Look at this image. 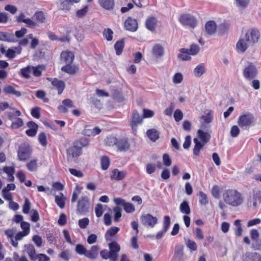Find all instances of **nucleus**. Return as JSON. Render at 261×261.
Instances as JSON below:
<instances>
[{
	"label": "nucleus",
	"mask_w": 261,
	"mask_h": 261,
	"mask_svg": "<svg viewBox=\"0 0 261 261\" xmlns=\"http://www.w3.org/2000/svg\"><path fill=\"white\" fill-rule=\"evenodd\" d=\"M260 37L259 31L255 28L249 30L244 37H241L236 44L239 53H244L249 46H253Z\"/></svg>",
	"instance_id": "f257e3e1"
},
{
	"label": "nucleus",
	"mask_w": 261,
	"mask_h": 261,
	"mask_svg": "<svg viewBox=\"0 0 261 261\" xmlns=\"http://www.w3.org/2000/svg\"><path fill=\"white\" fill-rule=\"evenodd\" d=\"M88 145L89 141L85 138H82L75 141L73 145L66 150L68 161H72L80 156L82 153V148Z\"/></svg>",
	"instance_id": "f03ea898"
},
{
	"label": "nucleus",
	"mask_w": 261,
	"mask_h": 261,
	"mask_svg": "<svg viewBox=\"0 0 261 261\" xmlns=\"http://www.w3.org/2000/svg\"><path fill=\"white\" fill-rule=\"evenodd\" d=\"M223 198L225 203L234 207L240 205L243 202L242 194L234 189L225 190L223 194Z\"/></svg>",
	"instance_id": "7ed1b4c3"
},
{
	"label": "nucleus",
	"mask_w": 261,
	"mask_h": 261,
	"mask_svg": "<svg viewBox=\"0 0 261 261\" xmlns=\"http://www.w3.org/2000/svg\"><path fill=\"white\" fill-rule=\"evenodd\" d=\"M254 121L253 115L249 113L241 115L238 119V124L240 127L246 129L252 126Z\"/></svg>",
	"instance_id": "20e7f679"
},
{
	"label": "nucleus",
	"mask_w": 261,
	"mask_h": 261,
	"mask_svg": "<svg viewBox=\"0 0 261 261\" xmlns=\"http://www.w3.org/2000/svg\"><path fill=\"white\" fill-rule=\"evenodd\" d=\"M258 74V70L256 66L252 63L248 62L244 68L243 74L244 77L248 80L255 78Z\"/></svg>",
	"instance_id": "39448f33"
},
{
	"label": "nucleus",
	"mask_w": 261,
	"mask_h": 261,
	"mask_svg": "<svg viewBox=\"0 0 261 261\" xmlns=\"http://www.w3.org/2000/svg\"><path fill=\"white\" fill-rule=\"evenodd\" d=\"M90 207V201L87 196H83L77 201L76 214L85 215L89 212Z\"/></svg>",
	"instance_id": "423d86ee"
},
{
	"label": "nucleus",
	"mask_w": 261,
	"mask_h": 261,
	"mask_svg": "<svg viewBox=\"0 0 261 261\" xmlns=\"http://www.w3.org/2000/svg\"><path fill=\"white\" fill-rule=\"evenodd\" d=\"M141 224L147 227L153 228L158 223V218L150 214L142 215L140 217Z\"/></svg>",
	"instance_id": "0eeeda50"
},
{
	"label": "nucleus",
	"mask_w": 261,
	"mask_h": 261,
	"mask_svg": "<svg viewBox=\"0 0 261 261\" xmlns=\"http://www.w3.org/2000/svg\"><path fill=\"white\" fill-rule=\"evenodd\" d=\"M179 21L182 25H188L192 28H194L197 25V22L196 19L189 14L181 15Z\"/></svg>",
	"instance_id": "6e6552de"
},
{
	"label": "nucleus",
	"mask_w": 261,
	"mask_h": 261,
	"mask_svg": "<svg viewBox=\"0 0 261 261\" xmlns=\"http://www.w3.org/2000/svg\"><path fill=\"white\" fill-rule=\"evenodd\" d=\"M31 151L29 145L23 144L19 146L18 150V158L19 161H24L30 158Z\"/></svg>",
	"instance_id": "1a4fd4ad"
},
{
	"label": "nucleus",
	"mask_w": 261,
	"mask_h": 261,
	"mask_svg": "<svg viewBox=\"0 0 261 261\" xmlns=\"http://www.w3.org/2000/svg\"><path fill=\"white\" fill-rule=\"evenodd\" d=\"M142 119L143 117H141L136 110L133 111L131 120L130 121V125L134 133L137 132L138 125L142 124Z\"/></svg>",
	"instance_id": "9d476101"
},
{
	"label": "nucleus",
	"mask_w": 261,
	"mask_h": 261,
	"mask_svg": "<svg viewBox=\"0 0 261 261\" xmlns=\"http://www.w3.org/2000/svg\"><path fill=\"white\" fill-rule=\"evenodd\" d=\"M108 246L111 253V257L113 259V261H117L118 260V253L120 250V246L116 241H112L108 244Z\"/></svg>",
	"instance_id": "9b49d317"
},
{
	"label": "nucleus",
	"mask_w": 261,
	"mask_h": 261,
	"mask_svg": "<svg viewBox=\"0 0 261 261\" xmlns=\"http://www.w3.org/2000/svg\"><path fill=\"white\" fill-rule=\"evenodd\" d=\"M116 146L118 151L125 152L129 149L130 145L128 138L123 137L118 139Z\"/></svg>",
	"instance_id": "f8f14e48"
},
{
	"label": "nucleus",
	"mask_w": 261,
	"mask_h": 261,
	"mask_svg": "<svg viewBox=\"0 0 261 261\" xmlns=\"http://www.w3.org/2000/svg\"><path fill=\"white\" fill-rule=\"evenodd\" d=\"M47 80L50 81L51 84L57 88L59 94H61L63 92L66 86L65 83L63 81L59 80L57 78L52 79L49 77Z\"/></svg>",
	"instance_id": "ddd939ff"
},
{
	"label": "nucleus",
	"mask_w": 261,
	"mask_h": 261,
	"mask_svg": "<svg viewBox=\"0 0 261 261\" xmlns=\"http://www.w3.org/2000/svg\"><path fill=\"white\" fill-rule=\"evenodd\" d=\"M243 261H261L260 255L256 252H247L242 257Z\"/></svg>",
	"instance_id": "4468645a"
},
{
	"label": "nucleus",
	"mask_w": 261,
	"mask_h": 261,
	"mask_svg": "<svg viewBox=\"0 0 261 261\" xmlns=\"http://www.w3.org/2000/svg\"><path fill=\"white\" fill-rule=\"evenodd\" d=\"M126 176L125 171H120L118 169L112 170L111 174V178L113 180L120 181L123 180Z\"/></svg>",
	"instance_id": "2eb2a0df"
},
{
	"label": "nucleus",
	"mask_w": 261,
	"mask_h": 261,
	"mask_svg": "<svg viewBox=\"0 0 261 261\" xmlns=\"http://www.w3.org/2000/svg\"><path fill=\"white\" fill-rule=\"evenodd\" d=\"M124 27L126 30L135 32L138 29V23L136 19L129 17L124 22Z\"/></svg>",
	"instance_id": "dca6fc26"
},
{
	"label": "nucleus",
	"mask_w": 261,
	"mask_h": 261,
	"mask_svg": "<svg viewBox=\"0 0 261 261\" xmlns=\"http://www.w3.org/2000/svg\"><path fill=\"white\" fill-rule=\"evenodd\" d=\"M0 41L8 42H16L17 39L13 33L0 31Z\"/></svg>",
	"instance_id": "f3484780"
},
{
	"label": "nucleus",
	"mask_w": 261,
	"mask_h": 261,
	"mask_svg": "<svg viewBox=\"0 0 261 261\" xmlns=\"http://www.w3.org/2000/svg\"><path fill=\"white\" fill-rule=\"evenodd\" d=\"M99 249L97 245L92 246L90 250H86L85 256L91 259H95L97 257Z\"/></svg>",
	"instance_id": "a211bd4d"
},
{
	"label": "nucleus",
	"mask_w": 261,
	"mask_h": 261,
	"mask_svg": "<svg viewBox=\"0 0 261 261\" xmlns=\"http://www.w3.org/2000/svg\"><path fill=\"white\" fill-rule=\"evenodd\" d=\"M74 58V55L71 51H62L61 54V61L66 64H71Z\"/></svg>",
	"instance_id": "6ab92c4d"
},
{
	"label": "nucleus",
	"mask_w": 261,
	"mask_h": 261,
	"mask_svg": "<svg viewBox=\"0 0 261 261\" xmlns=\"http://www.w3.org/2000/svg\"><path fill=\"white\" fill-rule=\"evenodd\" d=\"M120 228L118 227L113 226L108 229L105 234V238L107 241H111L112 238L114 237L119 231Z\"/></svg>",
	"instance_id": "aec40b11"
},
{
	"label": "nucleus",
	"mask_w": 261,
	"mask_h": 261,
	"mask_svg": "<svg viewBox=\"0 0 261 261\" xmlns=\"http://www.w3.org/2000/svg\"><path fill=\"white\" fill-rule=\"evenodd\" d=\"M216 23L213 20L208 21L205 25V32L208 35L214 34L216 32Z\"/></svg>",
	"instance_id": "412c9836"
},
{
	"label": "nucleus",
	"mask_w": 261,
	"mask_h": 261,
	"mask_svg": "<svg viewBox=\"0 0 261 261\" xmlns=\"http://www.w3.org/2000/svg\"><path fill=\"white\" fill-rule=\"evenodd\" d=\"M193 141L195 143V146L193 148V154L195 156H198L200 150L203 148L205 144L201 142L196 138L193 139Z\"/></svg>",
	"instance_id": "4be33fe9"
},
{
	"label": "nucleus",
	"mask_w": 261,
	"mask_h": 261,
	"mask_svg": "<svg viewBox=\"0 0 261 261\" xmlns=\"http://www.w3.org/2000/svg\"><path fill=\"white\" fill-rule=\"evenodd\" d=\"M4 92L7 94H12L16 97H20L22 93L21 92L16 90L14 87L11 85H7L3 89Z\"/></svg>",
	"instance_id": "5701e85b"
},
{
	"label": "nucleus",
	"mask_w": 261,
	"mask_h": 261,
	"mask_svg": "<svg viewBox=\"0 0 261 261\" xmlns=\"http://www.w3.org/2000/svg\"><path fill=\"white\" fill-rule=\"evenodd\" d=\"M197 134L198 138L201 140V142L206 144L210 141L211 135L208 133L205 132L201 129H199Z\"/></svg>",
	"instance_id": "b1692460"
},
{
	"label": "nucleus",
	"mask_w": 261,
	"mask_h": 261,
	"mask_svg": "<svg viewBox=\"0 0 261 261\" xmlns=\"http://www.w3.org/2000/svg\"><path fill=\"white\" fill-rule=\"evenodd\" d=\"M146 135L150 140L155 142L159 138L160 133L155 129L151 128L147 131Z\"/></svg>",
	"instance_id": "393cba45"
},
{
	"label": "nucleus",
	"mask_w": 261,
	"mask_h": 261,
	"mask_svg": "<svg viewBox=\"0 0 261 261\" xmlns=\"http://www.w3.org/2000/svg\"><path fill=\"white\" fill-rule=\"evenodd\" d=\"M152 53L156 58H160L164 54V48L160 44H156L152 48Z\"/></svg>",
	"instance_id": "a878e982"
},
{
	"label": "nucleus",
	"mask_w": 261,
	"mask_h": 261,
	"mask_svg": "<svg viewBox=\"0 0 261 261\" xmlns=\"http://www.w3.org/2000/svg\"><path fill=\"white\" fill-rule=\"evenodd\" d=\"M180 53L177 55L178 59L181 61H188L191 60V58L189 56V49L185 48L179 49Z\"/></svg>",
	"instance_id": "bb28decb"
},
{
	"label": "nucleus",
	"mask_w": 261,
	"mask_h": 261,
	"mask_svg": "<svg viewBox=\"0 0 261 261\" xmlns=\"http://www.w3.org/2000/svg\"><path fill=\"white\" fill-rule=\"evenodd\" d=\"M26 252L28 253L30 259L32 261H35L36 250L34 246L32 244L25 245Z\"/></svg>",
	"instance_id": "cd10ccee"
},
{
	"label": "nucleus",
	"mask_w": 261,
	"mask_h": 261,
	"mask_svg": "<svg viewBox=\"0 0 261 261\" xmlns=\"http://www.w3.org/2000/svg\"><path fill=\"white\" fill-rule=\"evenodd\" d=\"M156 19L155 18L151 17H149L146 20L145 25L146 28L150 31H153L156 27Z\"/></svg>",
	"instance_id": "c85d7f7f"
},
{
	"label": "nucleus",
	"mask_w": 261,
	"mask_h": 261,
	"mask_svg": "<svg viewBox=\"0 0 261 261\" xmlns=\"http://www.w3.org/2000/svg\"><path fill=\"white\" fill-rule=\"evenodd\" d=\"M71 64H66L61 68V70L69 74H74L76 73L78 68L75 66L71 65Z\"/></svg>",
	"instance_id": "c756f323"
},
{
	"label": "nucleus",
	"mask_w": 261,
	"mask_h": 261,
	"mask_svg": "<svg viewBox=\"0 0 261 261\" xmlns=\"http://www.w3.org/2000/svg\"><path fill=\"white\" fill-rule=\"evenodd\" d=\"M184 246L181 244H177L175 247L174 257L178 260L181 259L184 255Z\"/></svg>",
	"instance_id": "7c9ffc66"
},
{
	"label": "nucleus",
	"mask_w": 261,
	"mask_h": 261,
	"mask_svg": "<svg viewBox=\"0 0 261 261\" xmlns=\"http://www.w3.org/2000/svg\"><path fill=\"white\" fill-rule=\"evenodd\" d=\"M99 4L104 9L110 10L113 9L115 3L114 0H99Z\"/></svg>",
	"instance_id": "2f4dec72"
},
{
	"label": "nucleus",
	"mask_w": 261,
	"mask_h": 261,
	"mask_svg": "<svg viewBox=\"0 0 261 261\" xmlns=\"http://www.w3.org/2000/svg\"><path fill=\"white\" fill-rule=\"evenodd\" d=\"M179 210L181 213L186 215H189L191 213V210L189 204V202L187 200H184L180 203Z\"/></svg>",
	"instance_id": "473e14b6"
},
{
	"label": "nucleus",
	"mask_w": 261,
	"mask_h": 261,
	"mask_svg": "<svg viewBox=\"0 0 261 261\" xmlns=\"http://www.w3.org/2000/svg\"><path fill=\"white\" fill-rule=\"evenodd\" d=\"M44 70H45V67L43 65H39L37 66H32V73L34 76H41Z\"/></svg>",
	"instance_id": "72a5a7b5"
},
{
	"label": "nucleus",
	"mask_w": 261,
	"mask_h": 261,
	"mask_svg": "<svg viewBox=\"0 0 261 261\" xmlns=\"http://www.w3.org/2000/svg\"><path fill=\"white\" fill-rule=\"evenodd\" d=\"M253 202V206L255 207L258 204L261 202V192L256 191L253 192V197L250 199V202Z\"/></svg>",
	"instance_id": "f704fd0d"
},
{
	"label": "nucleus",
	"mask_w": 261,
	"mask_h": 261,
	"mask_svg": "<svg viewBox=\"0 0 261 261\" xmlns=\"http://www.w3.org/2000/svg\"><path fill=\"white\" fill-rule=\"evenodd\" d=\"M32 73V66L29 65L26 67L22 68L20 70L19 74L25 79H29L31 77L30 74Z\"/></svg>",
	"instance_id": "c9c22d12"
},
{
	"label": "nucleus",
	"mask_w": 261,
	"mask_h": 261,
	"mask_svg": "<svg viewBox=\"0 0 261 261\" xmlns=\"http://www.w3.org/2000/svg\"><path fill=\"white\" fill-rule=\"evenodd\" d=\"M124 46V42L123 39H120L115 43L114 44V48L117 55L119 56L122 54Z\"/></svg>",
	"instance_id": "e433bc0d"
},
{
	"label": "nucleus",
	"mask_w": 261,
	"mask_h": 261,
	"mask_svg": "<svg viewBox=\"0 0 261 261\" xmlns=\"http://www.w3.org/2000/svg\"><path fill=\"white\" fill-rule=\"evenodd\" d=\"M205 72L204 66L200 64L197 66L194 69V73L196 77H200Z\"/></svg>",
	"instance_id": "4c0bfd02"
},
{
	"label": "nucleus",
	"mask_w": 261,
	"mask_h": 261,
	"mask_svg": "<svg viewBox=\"0 0 261 261\" xmlns=\"http://www.w3.org/2000/svg\"><path fill=\"white\" fill-rule=\"evenodd\" d=\"M110 165L109 158L107 156H102L100 159L101 168L103 170H107Z\"/></svg>",
	"instance_id": "58836bf2"
},
{
	"label": "nucleus",
	"mask_w": 261,
	"mask_h": 261,
	"mask_svg": "<svg viewBox=\"0 0 261 261\" xmlns=\"http://www.w3.org/2000/svg\"><path fill=\"white\" fill-rule=\"evenodd\" d=\"M113 211L114 213V220L115 222H119L120 218L122 216L121 212L122 209L119 206H116L114 208Z\"/></svg>",
	"instance_id": "ea45409f"
},
{
	"label": "nucleus",
	"mask_w": 261,
	"mask_h": 261,
	"mask_svg": "<svg viewBox=\"0 0 261 261\" xmlns=\"http://www.w3.org/2000/svg\"><path fill=\"white\" fill-rule=\"evenodd\" d=\"M23 125V121L21 118H17L12 122L11 126L12 129H18Z\"/></svg>",
	"instance_id": "a19ab883"
},
{
	"label": "nucleus",
	"mask_w": 261,
	"mask_h": 261,
	"mask_svg": "<svg viewBox=\"0 0 261 261\" xmlns=\"http://www.w3.org/2000/svg\"><path fill=\"white\" fill-rule=\"evenodd\" d=\"M87 249L81 244H77L75 248V252L80 255H85L86 253Z\"/></svg>",
	"instance_id": "79ce46f5"
},
{
	"label": "nucleus",
	"mask_w": 261,
	"mask_h": 261,
	"mask_svg": "<svg viewBox=\"0 0 261 261\" xmlns=\"http://www.w3.org/2000/svg\"><path fill=\"white\" fill-rule=\"evenodd\" d=\"M113 31L109 28L105 29L103 32V37L108 41H111L113 39Z\"/></svg>",
	"instance_id": "37998d69"
},
{
	"label": "nucleus",
	"mask_w": 261,
	"mask_h": 261,
	"mask_svg": "<svg viewBox=\"0 0 261 261\" xmlns=\"http://www.w3.org/2000/svg\"><path fill=\"white\" fill-rule=\"evenodd\" d=\"M187 247L192 252L197 250V246L196 243L190 239L185 241Z\"/></svg>",
	"instance_id": "c03bdc74"
},
{
	"label": "nucleus",
	"mask_w": 261,
	"mask_h": 261,
	"mask_svg": "<svg viewBox=\"0 0 261 261\" xmlns=\"http://www.w3.org/2000/svg\"><path fill=\"white\" fill-rule=\"evenodd\" d=\"M28 169L30 171H35L37 170V160H33L27 164Z\"/></svg>",
	"instance_id": "a18cd8bd"
},
{
	"label": "nucleus",
	"mask_w": 261,
	"mask_h": 261,
	"mask_svg": "<svg viewBox=\"0 0 261 261\" xmlns=\"http://www.w3.org/2000/svg\"><path fill=\"white\" fill-rule=\"evenodd\" d=\"M171 224V218L169 216H165L163 220V229L165 231H168L170 227Z\"/></svg>",
	"instance_id": "49530a36"
},
{
	"label": "nucleus",
	"mask_w": 261,
	"mask_h": 261,
	"mask_svg": "<svg viewBox=\"0 0 261 261\" xmlns=\"http://www.w3.org/2000/svg\"><path fill=\"white\" fill-rule=\"evenodd\" d=\"M34 17L35 19L40 23H43L45 22V17L44 13L42 11H37L34 15Z\"/></svg>",
	"instance_id": "de8ad7c7"
},
{
	"label": "nucleus",
	"mask_w": 261,
	"mask_h": 261,
	"mask_svg": "<svg viewBox=\"0 0 261 261\" xmlns=\"http://www.w3.org/2000/svg\"><path fill=\"white\" fill-rule=\"evenodd\" d=\"M117 140L118 138L114 136H110L107 137L105 141L107 145L110 146H112L114 145H116Z\"/></svg>",
	"instance_id": "09e8293b"
},
{
	"label": "nucleus",
	"mask_w": 261,
	"mask_h": 261,
	"mask_svg": "<svg viewBox=\"0 0 261 261\" xmlns=\"http://www.w3.org/2000/svg\"><path fill=\"white\" fill-rule=\"evenodd\" d=\"M199 203L202 205H205L208 203V199L207 195L202 191L199 192Z\"/></svg>",
	"instance_id": "8fccbe9b"
},
{
	"label": "nucleus",
	"mask_w": 261,
	"mask_h": 261,
	"mask_svg": "<svg viewBox=\"0 0 261 261\" xmlns=\"http://www.w3.org/2000/svg\"><path fill=\"white\" fill-rule=\"evenodd\" d=\"M38 141L40 144L43 146H46L47 145V139L45 134L41 132L39 134Z\"/></svg>",
	"instance_id": "3c124183"
},
{
	"label": "nucleus",
	"mask_w": 261,
	"mask_h": 261,
	"mask_svg": "<svg viewBox=\"0 0 261 261\" xmlns=\"http://www.w3.org/2000/svg\"><path fill=\"white\" fill-rule=\"evenodd\" d=\"M31 202L29 199L26 198L24 200V203L23 205L22 212L24 214H28L30 210Z\"/></svg>",
	"instance_id": "603ef678"
},
{
	"label": "nucleus",
	"mask_w": 261,
	"mask_h": 261,
	"mask_svg": "<svg viewBox=\"0 0 261 261\" xmlns=\"http://www.w3.org/2000/svg\"><path fill=\"white\" fill-rule=\"evenodd\" d=\"M100 255L102 258L107 259L109 258L111 261H113V259L111 257L110 251L107 249H103L100 252Z\"/></svg>",
	"instance_id": "864d4df0"
},
{
	"label": "nucleus",
	"mask_w": 261,
	"mask_h": 261,
	"mask_svg": "<svg viewBox=\"0 0 261 261\" xmlns=\"http://www.w3.org/2000/svg\"><path fill=\"white\" fill-rule=\"evenodd\" d=\"M199 51V46L197 44H192L189 49V53L190 55H196Z\"/></svg>",
	"instance_id": "5fc2aeb1"
},
{
	"label": "nucleus",
	"mask_w": 261,
	"mask_h": 261,
	"mask_svg": "<svg viewBox=\"0 0 261 261\" xmlns=\"http://www.w3.org/2000/svg\"><path fill=\"white\" fill-rule=\"evenodd\" d=\"M123 208H124V211L127 213H132L135 212V208L134 205L132 203H130L125 202L123 206Z\"/></svg>",
	"instance_id": "6e6d98bb"
},
{
	"label": "nucleus",
	"mask_w": 261,
	"mask_h": 261,
	"mask_svg": "<svg viewBox=\"0 0 261 261\" xmlns=\"http://www.w3.org/2000/svg\"><path fill=\"white\" fill-rule=\"evenodd\" d=\"M31 219L33 222H36L39 220L40 217L38 211L36 210L33 209L31 211Z\"/></svg>",
	"instance_id": "4d7b16f0"
},
{
	"label": "nucleus",
	"mask_w": 261,
	"mask_h": 261,
	"mask_svg": "<svg viewBox=\"0 0 261 261\" xmlns=\"http://www.w3.org/2000/svg\"><path fill=\"white\" fill-rule=\"evenodd\" d=\"M95 212L97 217H100L103 213L102 205L100 203L97 204L95 208Z\"/></svg>",
	"instance_id": "13d9d810"
},
{
	"label": "nucleus",
	"mask_w": 261,
	"mask_h": 261,
	"mask_svg": "<svg viewBox=\"0 0 261 261\" xmlns=\"http://www.w3.org/2000/svg\"><path fill=\"white\" fill-rule=\"evenodd\" d=\"M88 6H85L83 8L78 10L76 11V15L79 18H82L86 15L88 12Z\"/></svg>",
	"instance_id": "bf43d9fd"
},
{
	"label": "nucleus",
	"mask_w": 261,
	"mask_h": 261,
	"mask_svg": "<svg viewBox=\"0 0 261 261\" xmlns=\"http://www.w3.org/2000/svg\"><path fill=\"white\" fill-rule=\"evenodd\" d=\"M20 227L23 229V232L29 234L30 230V224L29 223L25 221H22L20 223Z\"/></svg>",
	"instance_id": "052dcab7"
},
{
	"label": "nucleus",
	"mask_w": 261,
	"mask_h": 261,
	"mask_svg": "<svg viewBox=\"0 0 261 261\" xmlns=\"http://www.w3.org/2000/svg\"><path fill=\"white\" fill-rule=\"evenodd\" d=\"M163 162L165 166L169 167L171 165L172 160L168 154L165 153L163 155Z\"/></svg>",
	"instance_id": "680f3d73"
},
{
	"label": "nucleus",
	"mask_w": 261,
	"mask_h": 261,
	"mask_svg": "<svg viewBox=\"0 0 261 261\" xmlns=\"http://www.w3.org/2000/svg\"><path fill=\"white\" fill-rule=\"evenodd\" d=\"M55 202L61 208H63L65 207V200L62 197L55 196Z\"/></svg>",
	"instance_id": "e2e57ef3"
},
{
	"label": "nucleus",
	"mask_w": 261,
	"mask_h": 261,
	"mask_svg": "<svg viewBox=\"0 0 261 261\" xmlns=\"http://www.w3.org/2000/svg\"><path fill=\"white\" fill-rule=\"evenodd\" d=\"M240 132L239 127L237 125H233L231 128L230 134L232 137L236 138L238 136Z\"/></svg>",
	"instance_id": "0e129e2a"
},
{
	"label": "nucleus",
	"mask_w": 261,
	"mask_h": 261,
	"mask_svg": "<svg viewBox=\"0 0 261 261\" xmlns=\"http://www.w3.org/2000/svg\"><path fill=\"white\" fill-rule=\"evenodd\" d=\"M89 223V220L88 218H84L80 219L79 221V225L82 229H84L87 227Z\"/></svg>",
	"instance_id": "69168bd1"
},
{
	"label": "nucleus",
	"mask_w": 261,
	"mask_h": 261,
	"mask_svg": "<svg viewBox=\"0 0 261 261\" xmlns=\"http://www.w3.org/2000/svg\"><path fill=\"white\" fill-rule=\"evenodd\" d=\"M40 108L39 107L33 108L31 111V115L35 118H39L40 117Z\"/></svg>",
	"instance_id": "338daca9"
},
{
	"label": "nucleus",
	"mask_w": 261,
	"mask_h": 261,
	"mask_svg": "<svg viewBox=\"0 0 261 261\" xmlns=\"http://www.w3.org/2000/svg\"><path fill=\"white\" fill-rule=\"evenodd\" d=\"M36 260L38 259L39 261H49L50 258L45 254L39 253L35 256Z\"/></svg>",
	"instance_id": "774afa93"
}]
</instances>
